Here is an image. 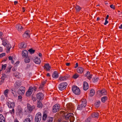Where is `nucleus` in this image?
<instances>
[{
	"label": "nucleus",
	"mask_w": 122,
	"mask_h": 122,
	"mask_svg": "<svg viewBox=\"0 0 122 122\" xmlns=\"http://www.w3.org/2000/svg\"><path fill=\"white\" fill-rule=\"evenodd\" d=\"M6 77V76L5 75H4L3 76L2 75V77L1 78V80L3 81H4V80L5 79Z\"/></svg>",
	"instance_id": "nucleus-50"
},
{
	"label": "nucleus",
	"mask_w": 122,
	"mask_h": 122,
	"mask_svg": "<svg viewBox=\"0 0 122 122\" xmlns=\"http://www.w3.org/2000/svg\"><path fill=\"white\" fill-rule=\"evenodd\" d=\"M76 66L75 67V68H76L78 66V63H76Z\"/></svg>",
	"instance_id": "nucleus-57"
},
{
	"label": "nucleus",
	"mask_w": 122,
	"mask_h": 122,
	"mask_svg": "<svg viewBox=\"0 0 122 122\" xmlns=\"http://www.w3.org/2000/svg\"><path fill=\"white\" fill-rule=\"evenodd\" d=\"M70 76L68 74H66L65 76H61L59 78V80L61 81H63L67 80Z\"/></svg>",
	"instance_id": "nucleus-13"
},
{
	"label": "nucleus",
	"mask_w": 122,
	"mask_h": 122,
	"mask_svg": "<svg viewBox=\"0 0 122 122\" xmlns=\"http://www.w3.org/2000/svg\"><path fill=\"white\" fill-rule=\"evenodd\" d=\"M8 59L10 60H12V57L11 56H9L8 57Z\"/></svg>",
	"instance_id": "nucleus-55"
},
{
	"label": "nucleus",
	"mask_w": 122,
	"mask_h": 122,
	"mask_svg": "<svg viewBox=\"0 0 122 122\" xmlns=\"http://www.w3.org/2000/svg\"><path fill=\"white\" fill-rule=\"evenodd\" d=\"M47 115L46 114H44L43 115V116H42V120L44 121H45L46 118H47Z\"/></svg>",
	"instance_id": "nucleus-42"
},
{
	"label": "nucleus",
	"mask_w": 122,
	"mask_h": 122,
	"mask_svg": "<svg viewBox=\"0 0 122 122\" xmlns=\"http://www.w3.org/2000/svg\"><path fill=\"white\" fill-rule=\"evenodd\" d=\"M22 10H23V12H24L25 11V8L24 7H23L22 8Z\"/></svg>",
	"instance_id": "nucleus-62"
},
{
	"label": "nucleus",
	"mask_w": 122,
	"mask_h": 122,
	"mask_svg": "<svg viewBox=\"0 0 122 122\" xmlns=\"http://www.w3.org/2000/svg\"><path fill=\"white\" fill-rule=\"evenodd\" d=\"M2 41V44L5 46H6V48L7 50V53L9 52L10 49L11 48V45L8 43L7 40L3 38H1Z\"/></svg>",
	"instance_id": "nucleus-1"
},
{
	"label": "nucleus",
	"mask_w": 122,
	"mask_h": 122,
	"mask_svg": "<svg viewBox=\"0 0 122 122\" xmlns=\"http://www.w3.org/2000/svg\"><path fill=\"white\" fill-rule=\"evenodd\" d=\"M99 79L97 77H94L92 79V81L94 83H96L97 82Z\"/></svg>",
	"instance_id": "nucleus-35"
},
{
	"label": "nucleus",
	"mask_w": 122,
	"mask_h": 122,
	"mask_svg": "<svg viewBox=\"0 0 122 122\" xmlns=\"http://www.w3.org/2000/svg\"><path fill=\"white\" fill-rule=\"evenodd\" d=\"M85 122H91L90 118L89 117L87 118Z\"/></svg>",
	"instance_id": "nucleus-48"
},
{
	"label": "nucleus",
	"mask_w": 122,
	"mask_h": 122,
	"mask_svg": "<svg viewBox=\"0 0 122 122\" xmlns=\"http://www.w3.org/2000/svg\"><path fill=\"white\" fill-rule=\"evenodd\" d=\"M99 114L97 112H94L92 113L91 115L92 117H93L98 118Z\"/></svg>",
	"instance_id": "nucleus-27"
},
{
	"label": "nucleus",
	"mask_w": 122,
	"mask_h": 122,
	"mask_svg": "<svg viewBox=\"0 0 122 122\" xmlns=\"http://www.w3.org/2000/svg\"><path fill=\"white\" fill-rule=\"evenodd\" d=\"M6 66L7 65L6 64H5L4 65L2 64V65L1 69L0 70V71H1L2 70H5L6 69Z\"/></svg>",
	"instance_id": "nucleus-39"
},
{
	"label": "nucleus",
	"mask_w": 122,
	"mask_h": 122,
	"mask_svg": "<svg viewBox=\"0 0 122 122\" xmlns=\"http://www.w3.org/2000/svg\"><path fill=\"white\" fill-rule=\"evenodd\" d=\"M32 99L33 102H35L37 100V98L36 97H34L33 96L31 97Z\"/></svg>",
	"instance_id": "nucleus-46"
},
{
	"label": "nucleus",
	"mask_w": 122,
	"mask_h": 122,
	"mask_svg": "<svg viewBox=\"0 0 122 122\" xmlns=\"http://www.w3.org/2000/svg\"><path fill=\"white\" fill-rule=\"evenodd\" d=\"M66 106L69 111L73 112L74 110V108L71 104H67Z\"/></svg>",
	"instance_id": "nucleus-15"
},
{
	"label": "nucleus",
	"mask_w": 122,
	"mask_h": 122,
	"mask_svg": "<svg viewBox=\"0 0 122 122\" xmlns=\"http://www.w3.org/2000/svg\"><path fill=\"white\" fill-rule=\"evenodd\" d=\"M18 47L20 48H25L26 47V45L24 42H21L19 44Z\"/></svg>",
	"instance_id": "nucleus-18"
},
{
	"label": "nucleus",
	"mask_w": 122,
	"mask_h": 122,
	"mask_svg": "<svg viewBox=\"0 0 122 122\" xmlns=\"http://www.w3.org/2000/svg\"><path fill=\"white\" fill-rule=\"evenodd\" d=\"M24 61L26 63H28L30 62V60L29 58L26 57L24 59Z\"/></svg>",
	"instance_id": "nucleus-41"
},
{
	"label": "nucleus",
	"mask_w": 122,
	"mask_h": 122,
	"mask_svg": "<svg viewBox=\"0 0 122 122\" xmlns=\"http://www.w3.org/2000/svg\"><path fill=\"white\" fill-rule=\"evenodd\" d=\"M16 29L19 31H20L23 29V27L20 25L17 24L16 25Z\"/></svg>",
	"instance_id": "nucleus-28"
},
{
	"label": "nucleus",
	"mask_w": 122,
	"mask_h": 122,
	"mask_svg": "<svg viewBox=\"0 0 122 122\" xmlns=\"http://www.w3.org/2000/svg\"><path fill=\"white\" fill-rule=\"evenodd\" d=\"M14 122H19L18 120L17 119H15Z\"/></svg>",
	"instance_id": "nucleus-64"
},
{
	"label": "nucleus",
	"mask_w": 122,
	"mask_h": 122,
	"mask_svg": "<svg viewBox=\"0 0 122 122\" xmlns=\"http://www.w3.org/2000/svg\"><path fill=\"white\" fill-rule=\"evenodd\" d=\"M12 70L13 71H16V69L15 67H13L12 69Z\"/></svg>",
	"instance_id": "nucleus-63"
},
{
	"label": "nucleus",
	"mask_w": 122,
	"mask_h": 122,
	"mask_svg": "<svg viewBox=\"0 0 122 122\" xmlns=\"http://www.w3.org/2000/svg\"><path fill=\"white\" fill-rule=\"evenodd\" d=\"M3 35V34L2 32L0 31V37L2 36Z\"/></svg>",
	"instance_id": "nucleus-59"
},
{
	"label": "nucleus",
	"mask_w": 122,
	"mask_h": 122,
	"mask_svg": "<svg viewBox=\"0 0 122 122\" xmlns=\"http://www.w3.org/2000/svg\"><path fill=\"white\" fill-rule=\"evenodd\" d=\"M6 104L10 108H13L15 106V103H14L11 102L9 101L7 102Z\"/></svg>",
	"instance_id": "nucleus-14"
},
{
	"label": "nucleus",
	"mask_w": 122,
	"mask_h": 122,
	"mask_svg": "<svg viewBox=\"0 0 122 122\" xmlns=\"http://www.w3.org/2000/svg\"><path fill=\"white\" fill-rule=\"evenodd\" d=\"M32 115L30 114H29L26 118L24 120L23 122H32Z\"/></svg>",
	"instance_id": "nucleus-11"
},
{
	"label": "nucleus",
	"mask_w": 122,
	"mask_h": 122,
	"mask_svg": "<svg viewBox=\"0 0 122 122\" xmlns=\"http://www.w3.org/2000/svg\"><path fill=\"white\" fill-rule=\"evenodd\" d=\"M100 103L101 102L100 101L97 102L95 103V106L97 108L100 105Z\"/></svg>",
	"instance_id": "nucleus-38"
},
{
	"label": "nucleus",
	"mask_w": 122,
	"mask_h": 122,
	"mask_svg": "<svg viewBox=\"0 0 122 122\" xmlns=\"http://www.w3.org/2000/svg\"><path fill=\"white\" fill-rule=\"evenodd\" d=\"M72 90L73 92L76 95H78L80 93V89L77 86H73L72 87Z\"/></svg>",
	"instance_id": "nucleus-4"
},
{
	"label": "nucleus",
	"mask_w": 122,
	"mask_h": 122,
	"mask_svg": "<svg viewBox=\"0 0 122 122\" xmlns=\"http://www.w3.org/2000/svg\"><path fill=\"white\" fill-rule=\"evenodd\" d=\"M12 67L11 66H10L8 67V68L6 70V73H8L10 72V71L11 68Z\"/></svg>",
	"instance_id": "nucleus-43"
},
{
	"label": "nucleus",
	"mask_w": 122,
	"mask_h": 122,
	"mask_svg": "<svg viewBox=\"0 0 122 122\" xmlns=\"http://www.w3.org/2000/svg\"><path fill=\"white\" fill-rule=\"evenodd\" d=\"M21 84L19 83H16L15 84V87L16 89L18 88L21 86Z\"/></svg>",
	"instance_id": "nucleus-37"
},
{
	"label": "nucleus",
	"mask_w": 122,
	"mask_h": 122,
	"mask_svg": "<svg viewBox=\"0 0 122 122\" xmlns=\"http://www.w3.org/2000/svg\"><path fill=\"white\" fill-rule=\"evenodd\" d=\"M25 88L23 86H21L18 90V92L19 95H23L25 93Z\"/></svg>",
	"instance_id": "nucleus-9"
},
{
	"label": "nucleus",
	"mask_w": 122,
	"mask_h": 122,
	"mask_svg": "<svg viewBox=\"0 0 122 122\" xmlns=\"http://www.w3.org/2000/svg\"><path fill=\"white\" fill-rule=\"evenodd\" d=\"M79 75L77 74H75L73 76V78L74 79H76L79 77Z\"/></svg>",
	"instance_id": "nucleus-44"
},
{
	"label": "nucleus",
	"mask_w": 122,
	"mask_h": 122,
	"mask_svg": "<svg viewBox=\"0 0 122 122\" xmlns=\"http://www.w3.org/2000/svg\"><path fill=\"white\" fill-rule=\"evenodd\" d=\"M27 107L28 112L29 113H31L35 109L36 107L35 105H31L27 103Z\"/></svg>",
	"instance_id": "nucleus-5"
},
{
	"label": "nucleus",
	"mask_w": 122,
	"mask_h": 122,
	"mask_svg": "<svg viewBox=\"0 0 122 122\" xmlns=\"http://www.w3.org/2000/svg\"><path fill=\"white\" fill-rule=\"evenodd\" d=\"M17 111L20 115L22 114V109L20 107H18L17 108Z\"/></svg>",
	"instance_id": "nucleus-23"
},
{
	"label": "nucleus",
	"mask_w": 122,
	"mask_h": 122,
	"mask_svg": "<svg viewBox=\"0 0 122 122\" xmlns=\"http://www.w3.org/2000/svg\"><path fill=\"white\" fill-rule=\"evenodd\" d=\"M37 102V107L40 108H42L43 107V105L42 102L39 101H38Z\"/></svg>",
	"instance_id": "nucleus-24"
},
{
	"label": "nucleus",
	"mask_w": 122,
	"mask_h": 122,
	"mask_svg": "<svg viewBox=\"0 0 122 122\" xmlns=\"http://www.w3.org/2000/svg\"><path fill=\"white\" fill-rule=\"evenodd\" d=\"M33 61L36 64H40L41 62V61L40 59L38 58H34L33 59Z\"/></svg>",
	"instance_id": "nucleus-22"
},
{
	"label": "nucleus",
	"mask_w": 122,
	"mask_h": 122,
	"mask_svg": "<svg viewBox=\"0 0 122 122\" xmlns=\"http://www.w3.org/2000/svg\"><path fill=\"white\" fill-rule=\"evenodd\" d=\"M76 9V11L77 12L79 11L81 9V8L78 5H76L75 7Z\"/></svg>",
	"instance_id": "nucleus-32"
},
{
	"label": "nucleus",
	"mask_w": 122,
	"mask_h": 122,
	"mask_svg": "<svg viewBox=\"0 0 122 122\" xmlns=\"http://www.w3.org/2000/svg\"><path fill=\"white\" fill-rule=\"evenodd\" d=\"M108 23V21H107V20H105V22L104 23V24L105 25H106Z\"/></svg>",
	"instance_id": "nucleus-54"
},
{
	"label": "nucleus",
	"mask_w": 122,
	"mask_h": 122,
	"mask_svg": "<svg viewBox=\"0 0 122 122\" xmlns=\"http://www.w3.org/2000/svg\"><path fill=\"white\" fill-rule=\"evenodd\" d=\"M53 119V118L51 117H48L46 119V122H52Z\"/></svg>",
	"instance_id": "nucleus-29"
},
{
	"label": "nucleus",
	"mask_w": 122,
	"mask_h": 122,
	"mask_svg": "<svg viewBox=\"0 0 122 122\" xmlns=\"http://www.w3.org/2000/svg\"><path fill=\"white\" fill-rule=\"evenodd\" d=\"M0 122H5V119L2 115L0 114Z\"/></svg>",
	"instance_id": "nucleus-30"
},
{
	"label": "nucleus",
	"mask_w": 122,
	"mask_h": 122,
	"mask_svg": "<svg viewBox=\"0 0 122 122\" xmlns=\"http://www.w3.org/2000/svg\"><path fill=\"white\" fill-rule=\"evenodd\" d=\"M5 53H2L0 54V58L3 57V56H5Z\"/></svg>",
	"instance_id": "nucleus-51"
},
{
	"label": "nucleus",
	"mask_w": 122,
	"mask_h": 122,
	"mask_svg": "<svg viewBox=\"0 0 122 122\" xmlns=\"http://www.w3.org/2000/svg\"><path fill=\"white\" fill-rule=\"evenodd\" d=\"M22 55L23 57H26L28 55V51L26 50H23L22 51Z\"/></svg>",
	"instance_id": "nucleus-21"
},
{
	"label": "nucleus",
	"mask_w": 122,
	"mask_h": 122,
	"mask_svg": "<svg viewBox=\"0 0 122 122\" xmlns=\"http://www.w3.org/2000/svg\"><path fill=\"white\" fill-rule=\"evenodd\" d=\"M77 71L79 73L81 74L83 73L84 71V69L82 67H78L77 69Z\"/></svg>",
	"instance_id": "nucleus-17"
},
{
	"label": "nucleus",
	"mask_w": 122,
	"mask_h": 122,
	"mask_svg": "<svg viewBox=\"0 0 122 122\" xmlns=\"http://www.w3.org/2000/svg\"><path fill=\"white\" fill-rule=\"evenodd\" d=\"M22 98V97L21 95L19 96L18 97V99H21Z\"/></svg>",
	"instance_id": "nucleus-56"
},
{
	"label": "nucleus",
	"mask_w": 122,
	"mask_h": 122,
	"mask_svg": "<svg viewBox=\"0 0 122 122\" xmlns=\"http://www.w3.org/2000/svg\"><path fill=\"white\" fill-rule=\"evenodd\" d=\"M45 83L46 82L45 81L43 82L41 84V85L39 87V89L40 90H41L43 88V87L44 86Z\"/></svg>",
	"instance_id": "nucleus-40"
},
{
	"label": "nucleus",
	"mask_w": 122,
	"mask_h": 122,
	"mask_svg": "<svg viewBox=\"0 0 122 122\" xmlns=\"http://www.w3.org/2000/svg\"><path fill=\"white\" fill-rule=\"evenodd\" d=\"M36 97L39 101L42 100L44 98L43 94L41 92H39L37 93L36 95Z\"/></svg>",
	"instance_id": "nucleus-10"
},
{
	"label": "nucleus",
	"mask_w": 122,
	"mask_h": 122,
	"mask_svg": "<svg viewBox=\"0 0 122 122\" xmlns=\"http://www.w3.org/2000/svg\"><path fill=\"white\" fill-rule=\"evenodd\" d=\"M67 85V84L66 82H62L58 85V88L60 90L62 91L64 90L66 88Z\"/></svg>",
	"instance_id": "nucleus-6"
},
{
	"label": "nucleus",
	"mask_w": 122,
	"mask_h": 122,
	"mask_svg": "<svg viewBox=\"0 0 122 122\" xmlns=\"http://www.w3.org/2000/svg\"><path fill=\"white\" fill-rule=\"evenodd\" d=\"M66 65L67 66H69L70 65V63H67L66 64Z\"/></svg>",
	"instance_id": "nucleus-61"
},
{
	"label": "nucleus",
	"mask_w": 122,
	"mask_h": 122,
	"mask_svg": "<svg viewBox=\"0 0 122 122\" xmlns=\"http://www.w3.org/2000/svg\"><path fill=\"white\" fill-rule=\"evenodd\" d=\"M81 104L85 107L86 105L87 101L85 98H83L81 100Z\"/></svg>",
	"instance_id": "nucleus-16"
},
{
	"label": "nucleus",
	"mask_w": 122,
	"mask_h": 122,
	"mask_svg": "<svg viewBox=\"0 0 122 122\" xmlns=\"http://www.w3.org/2000/svg\"><path fill=\"white\" fill-rule=\"evenodd\" d=\"M29 51L31 54L35 52V50H33L32 49H30L29 50Z\"/></svg>",
	"instance_id": "nucleus-45"
},
{
	"label": "nucleus",
	"mask_w": 122,
	"mask_h": 122,
	"mask_svg": "<svg viewBox=\"0 0 122 122\" xmlns=\"http://www.w3.org/2000/svg\"><path fill=\"white\" fill-rule=\"evenodd\" d=\"M52 76V77L54 78H57L58 76L57 72L56 71H54Z\"/></svg>",
	"instance_id": "nucleus-25"
},
{
	"label": "nucleus",
	"mask_w": 122,
	"mask_h": 122,
	"mask_svg": "<svg viewBox=\"0 0 122 122\" xmlns=\"http://www.w3.org/2000/svg\"><path fill=\"white\" fill-rule=\"evenodd\" d=\"M83 89L85 91L87 90L89 88V85L88 83L86 81H84L83 83Z\"/></svg>",
	"instance_id": "nucleus-19"
},
{
	"label": "nucleus",
	"mask_w": 122,
	"mask_h": 122,
	"mask_svg": "<svg viewBox=\"0 0 122 122\" xmlns=\"http://www.w3.org/2000/svg\"><path fill=\"white\" fill-rule=\"evenodd\" d=\"M64 116L66 120H68L69 119L71 122H73L75 118L73 116V114L72 113H65Z\"/></svg>",
	"instance_id": "nucleus-2"
},
{
	"label": "nucleus",
	"mask_w": 122,
	"mask_h": 122,
	"mask_svg": "<svg viewBox=\"0 0 122 122\" xmlns=\"http://www.w3.org/2000/svg\"><path fill=\"white\" fill-rule=\"evenodd\" d=\"M95 93V92L93 89H91L90 90V96L91 97L93 96L94 95Z\"/></svg>",
	"instance_id": "nucleus-31"
},
{
	"label": "nucleus",
	"mask_w": 122,
	"mask_h": 122,
	"mask_svg": "<svg viewBox=\"0 0 122 122\" xmlns=\"http://www.w3.org/2000/svg\"><path fill=\"white\" fill-rule=\"evenodd\" d=\"M110 7L112 9H115V7L113 5H110Z\"/></svg>",
	"instance_id": "nucleus-53"
},
{
	"label": "nucleus",
	"mask_w": 122,
	"mask_h": 122,
	"mask_svg": "<svg viewBox=\"0 0 122 122\" xmlns=\"http://www.w3.org/2000/svg\"><path fill=\"white\" fill-rule=\"evenodd\" d=\"M9 90L8 89H6L5 90L4 92V94L6 97H7L8 94V93Z\"/></svg>",
	"instance_id": "nucleus-33"
},
{
	"label": "nucleus",
	"mask_w": 122,
	"mask_h": 122,
	"mask_svg": "<svg viewBox=\"0 0 122 122\" xmlns=\"http://www.w3.org/2000/svg\"><path fill=\"white\" fill-rule=\"evenodd\" d=\"M92 75L91 74L89 76H87V78L89 80H90L92 77Z\"/></svg>",
	"instance_id": "nucleus-49"
},
{
	"label": "nucleus",
	"mask_w": 122,
	"mask_h": 122,
	"mask_svg": "<svg viewBox=\"0 0 122 122\" xmlns=\"http://www.w3.org/2000/svg\"><path fill=\"white\" fill-rule=\"evenodd\" d=\"M36 89L37 87L36 86H34L33 87L31 86L29 87L28 91L26 92V96L27 97L30 96L32 94L33 90L34 92H36Z\"/></svg>",
	"instance_id": "nucleus-3"
},
{
	"label": "nucleus",
	"mask_w": 122,
	"mask_h": 122,
	"mask_svg": "<svg viewBox=\"0 0 122 122\" xmlns=\"http://www.w3.org/2000/svg\"><path fill=\"white\" fill-rule=\"evenodd\" d=\"M3 51V50L2 48L0 46V52H2Z\"/></svg>",
	"instance_id": "nucleus-58"
},
{
	"label": "nucleus",
	"mask_w": 122,
	"mask_h": 122,
	"mask_svg": "<svg viewBox=\"0 0 122 122\" xmlns=\"http://www.w3.org/2000/svg\"><path fill=\"white\" fill-rule=\"evenodd\" d=\"M60 109V105L58 104H56L53 106L52 108V112L54 113H55L59 111Z\"/></svg>",
	"instance_id": "nucleus-8"
},
{
	"label": "nucleus",
	"mask_w": 122,
	"mask_h": 122,
	"mask_svg": "<svg viewBox=\"0 0 122 122\" xmlns=\"http://www.w3.org/2000/svg\"><path fill=\"white\" fill-rule=\"evenodd\" d=\"M42 119V115L40 112L37 113L36 115L35 118V122H40Z\"/></svg>",
	"instance_id": "nucleus-7"
},
{
	"label": "nucleus",
	"mask_w": 122,
	"mask_h": 122,
	"mask_svg": "<svg viewBox=\"0 0 122 122\" xmlns=\"http://www.w3.org/2000/svg\"><path fill=\"white\" fill-rule=\"evenodd\" d=\"M44 69L47 71H49L51 69V67L49 64H45L44 66Z\"/></svg>",
	"instance_id": "nucleus-20"
},
{
	"label": "nucleus",
	"mask_w": 122,
	"mask_h": 122,
	"mask_svg": "<svg viewBox=\"0 0 122 122\" xmlns=\"http://www.w3.org/2000/svg\"><path fill=\"white\" fill-rule=\"evenodd\" d=\"M85 76H89L90 75V72L89 71H88L87 73L85 74Z\"/></svg>",
	"instance_id": "nucleus-52"
},
{
	"label": "nucleus",
	"mask_w": 122,
	"mask_h": 122,
	"mask_svg": "<svg viewBox=\"0 0 122 122\" xmlns=\"http://www.w3.org/2000/svg\"><path fill=\"white\" fill-rule=\"evenodd\" d=\"M4 81H2L1 80L0 81V85H1L4 82Z\"/></svg>",
	"instance_id": "nucleus-60"
},
{
	"label": "nucleus",
	"mask_w": 122,
	"mask_h": 122,
	"mask_svg": "<svg viewBox=\"0 0 122 122\" xmlns=\"http://www.w3.org/2000/svg\"><path fill=\"white\" fill-rule=\"evenodd\" d=\"M108 98V97L107 96H103L101 98V101L103 103H104L107 100Z\"/></svg>",
	"instance_id": "nucleus-26"
},
{
	"label": "nucleus",
	"mask_w": 122,
	"mask_h": 122,
	"mask_svg": "<svg viewBox=\"0 0 122 122\" xmlns=\"http://www.w3.org/2000/svg\"><path fill=\"white\" fill-rule=\"evenodd\" d=\"M29 31L28 30L26 31L25 32V33L23 35L24 37H26L29 36Z\"/></svg>",
	"instance_id": "nucleus-34"
},
{
	"label": "nucleus",
	"mask_w": 122,
	"mask_h": 122,
	"mask_svg": "<svg viewBox=\"0 0 122 122\" xmlns=\"http://www.w3.org/2000/svg\"><path fill=\"white\" fill-rule=\"evenodd\" d=\"M13 109L12 110H10L9 111V112L11 113V114H14L15 113V110L14 109V108H12Z\"/></svg>",
	"instance_id": "nucleus-47"
},
{
	"label": "nucleus",
	"mask_w": 122,
	"mask_h": 122,
	"mask_svg": "<svg viewBox=\"0 0 122 122\" xmlns=\"http://www.w3.org/2000/svg\"><path fill=\"white\" fill-rule=\"evenodd\" d=\"M97 93L100 95L103 96L107 95V92L106 90L104 89H102V90H98Z\"/></svg>",
	"instance_id": "nucleus-12"
},
{
	"label": "nucleus",
	"mask_w": 122,
	"mask_h": 122,
	"mask_svg": "<svg viewBox=\"0 0 122 122\" xmlns=\"http://www.w3.org/2000/svg\"><path fill=\"white\" fill-rule=\"evenodd\" d=\"M83 107V105L81 104L80 105H78L77 107V109L78 110H81L83 108L85 107Z\"/></svg>",
	"instance_id": "nucleus-36"
}]
</instances>
